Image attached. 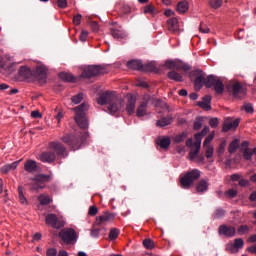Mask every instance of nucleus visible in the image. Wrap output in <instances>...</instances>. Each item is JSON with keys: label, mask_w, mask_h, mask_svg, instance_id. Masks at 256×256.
<instances>
[{"label": "nucleus", "mask_w": 256, "mask_h": 256, "mask_svg": "<svg viewBox=\"0 0 256 256\" xmlns=\"http://www.w3.org/2000/svg\"><path fill=\"white\" fill-rule=\"evenodd\" d=\"M198 107L205 109V111H211V96L206 95L202 98V101L198 102Z\"/></svg>", "instance_id": "nucleus-25"}, {"label": "nucleus", "mask_w": 256, "mask_h": 256, "mask_svg": "<svg viewBox=\"0 0 256 256\" xmlns=\"http://www.w3.org/2000/svg\"><path fill=\"white\" fill-rule=\"evenodd\" d=\"M90 235L91 237H94L95 239H97V237H99V228L93 227L91 229Z\"/></svg>", "instance_id": "nucleus-60"}, {"label": "nucleus", "mask_w": 256, "mask_h": 256, "mask_svg": "<svg viewBox=\"0 0 256 256\" xmlns=\"http://www.w3.org/2000/svg\"><path fill=\"white\" fill-rule=\"evenodd\" d=\"M18 194H19V200L20 202L25 205L27 203V198H25V195L23 194V186L18 187Z\"/></svg>", "instance_id": "nucleus-44"}, {"label": "nucleus", "mask_w": 256, "mask_h": 256, "mask_svg": "<svg viewBox=\"0 0 256 256\" xmlns=\"http://www.w3.org/2000/svg\"><path fill=\"white\" fill-rule=\"evenodd\" d=\"M19 166V161H15L11 164H6L1 168V173H4V175H7L9 171H15L17 167Z\"/></svg>", "instance_id": "nucleus-29"}, {"label": "nucleus", "mask_w": 256, "mask_h": 256, "mask_svg": "<svg viewBox=\"0 0 256 256\" xmlns=\"http://www.w3.org/2000/svg\"><path fill=\"white\" fill-rule=\"evenodd\" d=\"M242 109H244L246 113H254L255 111V109L253 108V104L251 103H244Z\"/></svg>", "instance_id": "nucleus-48"}, {"label": "nucleus", "mask_w": 256, "mask_h": 256, "mask_svg": "<svg viewBox=\"0 0 256 256\" xmlns=\"http://www.w3.org/2000/svg\"><path fill=\"white\" fill-rule=\"evenodd\" d=\"M209 125H210V127H212V129H215L216 127H218L219 126V118L210 119Z\"/></svg>", "instance_id": "nucleus-53"}, {"label": "nucleus", "mask_w": 256, "mask_h": 256, "mask_svg": "<svg viewBox=\"0 0 256 256\" xmlns=\"http://www.w3.org/2000/svg\"><path fill=\"white\" fill-rule=\"evenodd\" d=\"M235 227L227 226L225 224L220 225L218 228L219 235H224V237H235Z\"/></svg>", "instance_id": "nucleus-16"}, {"label": "nucleus", "mask_w": 256, "mask_h": 256, "mask_svg": "<svg viewBox=\"0 0 256 256\" xmlns=\"http://www.w3.org/2000/svg\"><path fill=\"white\" fill-rule=\"evenodd\" d=\"M176 11H178V13H187V11H189V3H187V1H181L178 3L177 7H176Z\"/></svg>", "instance_id": "nucleus-31"}, {"label": "nucleus", "mask_w": 256, "mask_h": 256, "mask_svg": "<svg viewBox=\"0 0 256 256\" xmlns=\"http://www.w3.org/2000/svg\"><path fill=\"white\" fill-rule=\"evenodd\" d=\"M167 27L172 33H179V21L177 18H170L167 21Z\"/></svg>", "instance_id": "nucleus-24"}, {"label": "nucleus", "mask_w": 256, "mask_h": 256, "mask_svg": "<svg viewBox=\"0 0 256 256\" xmlns=\"http://www.w3.org/2000/svg\"><path fill=\"white\" fill-rule=\"evenodd\" d=\"M237 149H239V139H235L229 144L228 153L233 155V153H236Z\"/></svg>", "instance_id": "nucleus-35"}, {"label": "nucleus", "mask_w": 256, "mask_h": 256, "mask_svg": "<svg viewBox=\"0 0 256 256\" xmlns=\"http://www.w3.org/2000/svg\"><path fill=\"white\" fill-rule=\"evenodd\" d=\"M171 123H173V118L168 116V117H163L160 120H158L156 125H157V127H167V125H171Z\"/></svg>", "instance_id": "nucleus-30"}, {"label": "nucleus", "mask_w": 256, "mask_h": 256, "mask_svg": "<svg viewBox=\"0 0 256 256\" xmlns=\"http://www.w3.org/2000/svg\"><path fill=\"white\" fill-rule=\"evenodd\" d=\"M59 237L66 245H71L77 241V232L73 228H65L59 232Z\"/></svg>", "instance_id": "nucleus-9"}, {"label": "nucleus", "mask_w": 256, "mask_h": 256, "mask_svg": "<svg viewBox=\"0 0 256 256\" xmlns=\"http://www.w3.org/2000/svg\"><path fill=\"white\" fill-rule=\"evenodd\" d=\"M81 101H83V93H79L72 97V103H74L75 105H79Z\"/></svg>", "instance_id": "nucleus-49"}, {"label": "nucleus", "mask_w": 256, "mask_h": 256, "mask_svg": "<svg viewBox=\"0 0 256 256\" xmlns=\"http://www.w3.org/2000/svg\"><path fill=\"white\" fill-rule=\"evenodd\" d=\"M201 177V171L199 169H192L186 172L181 178H180V185L182 189H190L191 184L195 183L197 179Z\"/></svg>", "instance_id": "nucleus-5"}, {"label": "nucleus", "mask_w": 256, "mask_h": 256, "mask_svg": "<svg viewBox=\"0 0 256 256\" xmlns=\"http://www.w3.org/2000/svg\"><path fill=\"white\" fill-rule=\"evenodd\" d=\"M211 87H213L216 95H223L225 93V84L215 75H209L206 78V88L211 89Z\"/></svg>", "instance_id": "nucleus-7"}, {"label": "nucleus", "mask_w": 256, "mask_h": 256, "mask_svg": "<svg viewBox=\"0 0 256 256\" xmlns=\"http://www.w3.org/2000/svg\"><path fill=\"white\" fill-rule=\"evenodd\" d=\"M199 30L201 33H209V28L205 24H200Z\"/></svg>", "instance_id": "nucleus-64"}, {"label": "nucleus", "mask_w": 256, "mask_h": 256, "mask_svg": "<svg viewBox=\"0 0 256 256\" xmlns=\"http://www.w3.org/2000/svg\"><path fill=\"white\" fill-rule=\"evenodd\" d=\"M143 245L146 249H154L155 248V242L151 239H145L143 240Z\"/></svg>", "instance_id": "nucleus-45"}, {"label": "nucleus", "mask_w": 256, "mask_h": 256, "mask_svg": "<svg viewBox=\"0 0 256 256\" xmlns=\"http://www.w3.org/2000/svg\"><path fill=\"white\" fill-rule=\"evenodd\" d=\"M215 137V134H209L208 137L204 140L203 145H209V143H211V141H213Z\"/></svg>", "instance_id": "nucleus-63"}, {"label": "nucleus", "mask_w": 256, "mask_h": 256, "mask_svg": "<svg viewBox=\"0 0 256 256\" xmlns=\"http://www.w3.org/2000/svg\"><path fill=\"white\" fill-rule=\"evenodd\" d=\"M199 151H201V146L197 144V146H193L190 148L189 154H188V159L190 161H195V158L199 155Z\"/></svg>", "instance_id": "nucleus-28"}, {"label": "nucleus", "mask_w": 256, "mask_h": 256, "mask_svg": "<svg viewBox=\"0 0 256 256\" xmlns=\"http://www.w3.org/2000/svg\"><path fill=\"white\" fill-rule=\"evenodd\" d=\"M46 255H47V256H57V249H55V248H49V249L46 251Z\"/></svg>", "instance_id": "nucleus-62"}, {"label": "nucleus", "mask_w": 256, "mask_h": 256, "mask_svg": "<svg viewBox=\"0 0 256 256\" xmlns=\"http://www.w3.org/2000/svg\"><path fill=\"white\" fill-rule=\"evenodd\" d=\"M59 9H65L67 7V0H57Z\"/></svg>", "instance_id": "nucleus-59"}, {"label": "nucleus", "mask_w": 256, "mask_h": 256, "mask_svg": "<svg viewBox=\"0 0 256 256\" xmlns=\"http://www.w3.org/2000/svg\"><path fill=\"white\" fill-rule=\"evenodd\" d=\"M157 66L155 65V62H149L147 64H142V70L145 73H151L153 71H156Z\"/></svg>", "instance_id": "nucleus-33"}, {"label": "nucleus", "mask_w": 256, "mask_h": 256, "mask_svg": "<svg viewBox=\"0 0 256 256\" xmlns=\"http://www.w3.org/2000/svg\"><path fill=\"white\" fill-rule=\"evenodd\" d=\"M158 145L161 147V149H169L171 146V139L168 137H164L160 139V143Z\"/></svg>", "instance_id": "nucleus-37"}, {"label": "nucleus", "mask_w": 256, "mask_h": 256, "mask_svg": "<svg viewBox=\"0 0 256 256\" xmlns=\"http://www.w3.org/2000/svg\"><path fill=\"white\" fill-rule=\"evenodd\" d=\"M239 187H249V180L244 179V177L242 176V178H240L239 182H238Z\"/></svg>", "instance_id": "nucleus-55"}, {"label": "nucleus", "mask_w": 256, "mask_h": 256, "mask_svg": "<svg viewBox=\"0 0 256 256\" xmlns=\"http://www.w3.org/2000/svg\"><path fill=\"white\" fill-rule=\"evenodd\" d=\"M237 190H235V189H230V190H228L227 192H226V195L228 196V197H230V199H233V197H237Z\"/></svg>", "instance_id": "nucleus-58"}, {"label": "nucleus", "mask_w": 256, "mask_h": 256, "mask_svg": "<svg viewBox=\"0 0 256 256\" xmlns=\"http://www.w3.org/2000/svg\"><path fill=\"white\" fill-rule=\"evenodd\" d=\"M241 152L243 153V158L246 161H251V157L255 155V152L249 148V142L243 141L241 144Z\"/></svg>", "instance_id": "nucleus-18"}, {"label": "nucleus", "mask_w": 256, "mask_h": 256, "mask_svg": "<svg viewBox=\"0 0 256 256\" xmlns=\"http://www.w3.org/2000/svg\"><path fill=\"white\" fill-rule=\"evenodd\" d=\"M111 35L114 39H125L127 35L122 30L112 29Z\"/></svg>", "instance_id": "nucleus-36"}, {"label": "nucleus", "mask_w": 256, "mask_h": 256, "mask_svg": "<svg viewBox=\"0 0 256 256\" xmlns=\"http://www.w3.org/2000/svg\"><path fill=\"white\" fill-rule=\"evenodd\" d=\"M144 13H155V7H153V5L149 4L147 6L144 7Z\"/></svg>", "instance_id": "nucleus-56"}, {"label": "nucleus", "mask_w": 256, "mask_h": 256, "mask_svg": "<svg viewBox=\"0 0 256 256\" xmlns=\"http://www.w3.org/2000/svg\"><path fill=\"white\" fill-rule=\"evenodd\" d=\"M107 73L105 66L101 65H92L88 66L82 73V76L86 79H91L92 77H97V75H104Z\"/></svg>", "instance_id": "nucleus-8"}, {"label": "nucleus", "mask_w": 256, "mask_h": 256, "mask_svg": "<svg viewBox=\"0 0 256 256\" xmlns=\"http://www.w3.org/2000/svg\"><path fill=\"white\" fill-rule=\"evenodd\" d=\"M213 217L214 219H223V217H225V210L221 207L216 208Z\"/></svg>", "instance_id": "nucleus-39"}, {"label": "nucleus", "mask_w": 256, "mask_h": 256, "mask_svg": "<svg viewBox=\"0 0 256 256\" xmlns=\"http://www.w3.org/2000/svg\"><path fill=\"white\" fill-rule=\"evenodd\" d=\"M195 140L196 142H194V147H197V145L199 144V147H201V139H203L202 134L199 132L197 134H195Z\"/></svg>", "instance_id": "nucleus-52"}, {"label": "nucleus", "mask_w": 256, "mask_h": 256, "mask_svg": "<svg viewBox=\"0 0 256 256\" xmlns=\"http://www.w3.org/2000/svg\"><path fill=\"white\" fill-rule=\"evenodd\" d=\"M19 77H22L23 79H31L33 77V72L31 68L27 66L20 67L18 71Z\"/></svg>", "instance_id": "nucleus-23"}, {"label": "nucleus", "mask_w": 256, "mask_h": 256, "mask_svg": "<svg viewBox=\"0 0 256 256\" xmlns=\"http://www.w3.org/2000/svg\"><path fill=\"white\" fill-rule=\"evenodd\" d=\"M205 72L201 69L192 70L190 72V80L193 81L196 91H201L203 85L207 87V78Z\"/></svg>", "instance_id": "nucleus-6"}, {"label": "nucleus", "mask_w": 256, "mask_h": 256, "mask_svg": "<svg viewBox=\"0 0 256 256\" xmlns=\"http://www.w3.org/2000/svg\"><path fill=\"white\" fill-rule=\"evenodd\" d=\"M49 149L55 153L56 157H62L63 159L67 157V147L59 141L50 142Z\"/></svg>", "instance_id": "nucleus-10"}, {"label": "nucleus", "mask_w": 256, "mask_h": 256, "mask_svg": "<svg viewBox=\"0 0 256 256\" xmlns=\"http://www.w3.org/2000/svg\"><path fill=\"white\" fill-rule=\"evenodd\" d=\"M213 157V147L208 146L206 149V158L211 159Z\"/></svg>", "instance_id": "nucleus-61"}, {"label": "nucleus", "mask_w": 256, "mask_h": 256, "mask_svg": "<svg viewBox=\"0 0 256 256\" xmlns=\"http://www.w3.org/2000/svg\"><path fill=\"white\" fill-rule=\"evenodd\" d=\"M60 79H62V81H66L67 83H75V77H73V75H71L70 73L67 72H61L59 74Z\"/></svg>", "instance_id": "nucleus-34"}, {"label": "nucleus", "mask_w": 256, "mask_h": 256, "mask_svg": "<svg viewBox=\"0 0 256 256\" xmlns=\"http://www.w3.org/2000/svg\"><path fill=\"white\" fill-rule=\"evenodd\" d=\"M239 123H241L240 118H236L235 120L232 118H226L222 126V131L227 133V131L235 130L237 127H239Z\"/></svg>", "instance_id": "nucleus-13"}, {"label": "nucleus", "mask_w": 256, "mask_h": 256, "mask_svg": "<svg viewBox=\"0 0 256 256\" xmlns=\"http://www.w3.org/2000/svg\"><path fill=\"white\" fill-rule=\"evenodd\" d=\"M87 37H89V32H87V30H82L79 37L80 41H82V43H85V41H87Z\"/></svg>", "instance_id": "nucleus-51"}, {"label": "nucleus", "mask_w": 256, "mask_h": 256, "mask_svg": "<svg viewBox=\"0 0 256 256\" xmlns=\"http://www.w3.org/2000/svg\"><path fill=\"white\" fill-rule=\"evenodd\" d=\"M128 69H133L134 71H142L143 62L141 60H130L127 62Z\"/></svg>", "instance_id": "nucleus-26"}, {"label": "nucleus", "mask_w": 256, "mask_h": 256, "mask_svg": "<svg viewBox=\"0 0 256 256\" xmlns=\"http://www.w3.org/2000/svg\"><path fill=\"white\" fill-rule=\"evenodd\" d=\"M35 77L40 83H47V67L43 65L36 67Z\"/></svg>", "instance_id": "nucleus-19"}, {"label": "nucleus", "mask_w": 256, "mask_h": 256, "mask_svg": "<svg viewBox=\"0 0 256 256\" xmlns=\"http://www.w3.org/2000/svg\"><path fill=\"white\" fill-rule=\"evenodd\" d=\"M223 5V0H209L211 9H219Z\"/></svg>", "instance_id": "nucleus-40"}, {"label": "nucleus", "mask_w": 256, "mask_h": 256, "mask_svg": "<svg viewBox=\"0 0 256 256\" xmlns=\"http://www.w3.org/2000/svg\"><path fill=\"white\" fill-rule=\"evenodd\" d=\"M150 100H151V96L149 95L144 96L143 101L140 102L136 110L137 117H145V115H147V106L149 105Z\"/></svg>", "instance_id": "nucleus-14"}, {"label": "nucleus", "mask_w": 256, "mask_h": 256, "mask_svg": "<svg viewBox=\"0 0 256 256\" xmlns=\"http://www.w3.org/2000/svg\"><path fill=\"white\" fill-rule=\"evenodd\" d=\"M203 127V119L201 117L196 118L194 121V129L195 131H199Z\"/></svg>", "instance_id": "nucleus-47"}, {"label": "nucleus", "mask_w": 256, "mask_h": 256, "mask_svg": "<svg viewBox=\"0 0 256 256\" xmlns=\"http://www.w3.org/2000/svg\"><path fill=\"white\" fill-rule=\"evenodd\" d=\"M39 159L40 161H42V163H55V159H57V154H55V152H53L52 150L42 152Z\"/></svg>", "instance_id": "nucleus-17"}, {"label": "nucleus", "mask_w": 256, "mask_h": 256, "mask_svg": "<svg viewBox=\"0 0 256 256\" xmlns=\"http://www.w3.org/2000/svg\"><path fill=\"white\" fill-rule=\"evenodd\" d=\"M186 137H187V133L183 132L174 137V143H183Z\"/></svg>", "instance_id": "nucleus-46"}, {"label": "nucleus", "mask_w": 256, "mask_h": 256, "mask_svg": "<svg viewBox=\"0 0 256 256\" xmlns=\"http://www.w3.org/2000/svg\"><path fill=\"white\" fill-rule=\"evenodd\" d=\"M137 103V99L133 97V95L128 96V101L126 104V111L128 115H133L135 113V105Z\"/></svg>", "instance_id": "nucleus-21"}, {"label": "nucleus", "mask_w": 256, "mask_h": 256, "mask_svg": "<svg viewBox=\"0 0 256 256\" xmlns=\"http://www.w3.org/2000/svg\"><path fill=\"white\" fill-rule=\"evenodd\" d=\"M119 229L117 228H112L109 232V239H111V241H115V239H117V237H119Z\"/></svg>", "instance_id": "nucleus-43"}, {"label": "nucleus", "mask_w": 256, "mask_h": 256, "mask_svg": "<svg viewBox=\"0 0 256 256\" xmlns=\"http://www.w3.org/2000/svg\"><path fill=\"white\" fill-rule=\"evenodd\" d=\"M46 225L52 227V229H63L65 227V221L57 217L55 214H48L45 217Z\"/></svg>", "instance_id": "nucleus-11"}, {"label": "nucleus", "mask_w": 256, "mask_h": 256, "mask_svg": "<svg viewBox=\"0 0 256 256\" xmlns=\"http://www.w3.org/2000/svg\"><path fill=\"white\" fill-rule=\"evenodd\" d=\"M226 147H227V140H223L217 149V154L219 157H221L223 155V153H225Z\"/></svg>", "instance_id": "nucleus-41"}, {"label": "nucleus", "mask_w": 256, "mask_h": 256, "mask_svg": "<svg viewBox=\"0 0 256 256\" xmlns=\"http://www.w3.org/2000/svg\"><path fill=\"white\" fill-rule=\"evenodd\" d=\"M243 245H245V241H243L242 238H236L234 244L227 246V250L230 251V253H237L239 249H243Z\"/></svg>", "instance_id": "nucleus-20"}, {"label": "nucleus", "mask_w": 256, "mask_h": 256, "mask_svg": "<svg viewBox=\"0 0 256 256\" xmlns=\"http://www.w3.org/2000/svg\"><path fill=\"white\" fill-rule=\"evenodd\" d=\"M98 105H107L108 104V113L111 115H115V113H119L121 109H123L125 102L123 98L117 96L114 92L106 91L102 93L98 100Z\"/></svg>", "instance_id": "nucleus-1"}, {"label": "nucleus", "mask_w": 256, "mask_h": 256, "mask_svg": "<svg viewBox=\"0 0 256 256\" xmlns=\"http://www.w3.org/2000/svg\"><path fill=\"white\" fill-rule=\"evenodd\" d=\"M38 201L40 205H49L51 203V198L45 194H41L38 196Z\"/></svg>", "instance_id": "nucleus-38"}, {"label": "nucleus", "mask_w": 256, "mask_h": 256, "mask_svg": "<svg viewBox=\"0 0 256 256\" xmlns=\"http://www.w3.org/2000/svg\"><path fill=\"white\" fill-rule=\"evenodd\" d=\"M249 231V226L247 225H241L239 228H238V233L240 235H245V233H247Z\"/></svg>", "instance_id": "nucleus-54"}, {"label": "nucleus", "mask_w": 256, "mask_h": 256, "mask_svg": "<svg viewBox=\"0 0 256 256\" xmlns=\"http://www.w3.org/2000/svg\"><path fill=\"white\" fill-rule=\"evenodd\" d=\"M230 93L234 99H243L247 95V89L241 85V83L236 82L232 85Z\"/></svg>", "instance_id": "nucleus-12"}, {"label": "nucleus", "mask_w": 256, "mask_h": 256, "mask_svg": "<svg viewBox=\"0 0 256 256\" xmlns=\"http://www.w3.org/2000/svg\"><path fill=\"white\" fill-rule=\"evenodd\" d=\"M37 169H39V166H37V161L27 160L24 163V170L27 171V173H35Z\"/></svg>", "instance_id": "nucleus-22"}, {"label": "nucleus", "mask_w": 256, "mask_h": 256, "mask_svg": "<svg viewBox=\"0 0 256 256\" xmlns=\"http://www.w3.org/2000/svg\"><path fill=\"white\" fill-rule=\"evenodd\" d=\"M207 189H209V180L207 179L200 180L196 185L197 193H205Z\"/></svg>", "instance_id": "nucleus-27"}, {"label": "nucleus", "mask_w": 256, "mask_h": 256, "mask_svg": "<svg viewBox=\"0 0 256 256\" xmlns=\"http://www.w3.org/2000/svg\"><path fill=\"white\" fill-rule=\"evenodd\" d=\"M98 213H99V208H97V206L89 207L88 215H90V217H95V215H97Z\"/></svg>", "instance_id": "nucleus-50"}, {"label": "nucleus", "mask_w": 256, "mask_h": 256, "mask_svg": "<svg viewBox=\"0 0 256 256\" xmlns=\"http://www.w3.org/2000/svg\"><path fill=\"white\" fill-rule=\"evenodd\" d=\"M60 141L65 143V145H68L71 151H77L85 145V141H87V134L83 132L66 133L60 137Z\"/></svg>", "instance_id": "nucleus-3"}, {"label": "nucleus", "mask_w": 256, "mask_h": 256, "mask_svg": "<svg viewBox=\"0 0 256 256\" xmlns=\"http://www.w3.org/2000/svg\"><path fill=\"white\" fill-rule=\"evenodd\" d=\"M32 181L40 183V185H45L49 181V175L40 174L32 178Z\"/></svg>", "instance_id": "nucleus-32"}, {"label": "nucleus", "mask_w": 256, "mask_h": 256, "mask_svg": "<svg viewBox=\"0 0 256 256\" xmlns=\"http://www.w3.org/2000/svg\"><path fill=\"white\" fill-rule=\"evenodd\" d=\"M98 225H107L115 221V214L109 211L103 212L102 215L96 218Z\"/></svg>", "instance_id": "nucleus-15"}, {"label": "nucleus", "mask_w": 256, "mask_h": 256, "mask_svg": "<svg viewBox=\"0 0 256 256\" xmlns=\"http://www.w3.org/2000/svg\"><path fill=\"white\" fill-rule=\"evenodd\" d=\"M75 111V121L81 129H87L89 127V120L87 119V111H89V104L87 102L73 109Z\"/></svg>", "instance_id": "nucleus-4"}, {"label": "nucleus", "mask_w": 256, "mask_h": 256, "mask_svg": "<svg viewBox=\"0 0 256 256\" xmlns=\"http://www.w3.org/2000/svg\"><path fill=\"white\" fill-rule=\"evenodd\" d=\"M40 189H45V184H40L39 182H35L30 184L31 191H39Z\"/></svg>", "instance_id": "nucleus-42"}, {"label": "nucleus", "mask_w": 256, "mask_h": 256, "mask_svg": "<svg viewBox=\"0 0 256 256\" xmlns=\"http://www.w3.org/2000/svg\"><path fill=\"white\" fill-rule=\"evenodd\" d=\"M81 14H77L76 16L73 17V23L74 25H81V19H82Z\"/></svg>", "instance_id": "nucleus-57"}, {"label": "nucleus", "mask_w": 256, "mask_h": 256, "mask_svg": "<svg viewBox=\"0 0 256 256\" xmlns=\"http://www.w3.org/2000/svg\"><path fill=\"white\" fill-rule=\"evenodd\" d=\"M165 66L168 69H172V71L167 74L168 79L176 81L177 83H183V75L179 74L177 71H184V73L191 71V65L179 60H167Z\"/></svg>", "instance_id": "nucleus-2"}]
</instances>
